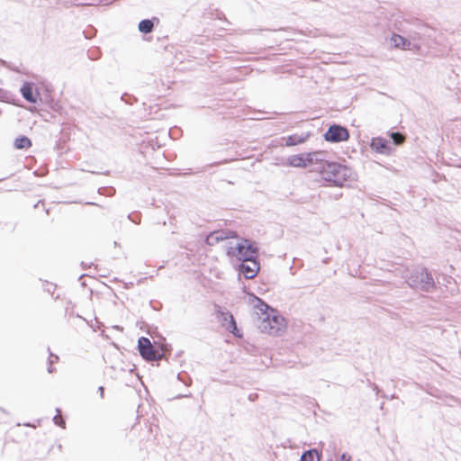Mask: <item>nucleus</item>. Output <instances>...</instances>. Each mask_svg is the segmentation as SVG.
<instances>
[{
    "instance_id": "obj_1",
    "label": "nucleus",
    "mask_w": 461,
    "mask_h": 461,
    "mask_svg": "<svg viewBox=\"0 0 461 461\" xmlns=\"http://www.w3.org/2000/svg\"><path fill=\"white\" fill-rule=\"evenodd\" d=\"M402 276L411 288L426 293H431L436 288L432 274L424 267L418 266L411 269H406Z\"/></svg>"
},
{
    "instance_id": "obj_2",
    "label": "nucleus",
    "mask_w": 461,
    "mask_h": 461,
    "mask_svg": "<svg viewBox=\"0 0 461 461\" xmlns=\"http://www.w3.org/2000/svg\"><path fill=\"white\" fill-rule=\"evenodd\" d=\"M320 174L325 181L336 186H343L344 183L353 178L352 169L337 162L324 164Z\"/></svg>"
},
{
    "instance_id": "obj_3",
    "label": "nucleus",
    "mask_w": 461,
    "mask_h": 461,
    "mask_svg": "<svg viewBox=\"0 0 461 461\" xmlns=\"http://www.w3.org/2000/svg\"><path fill=\"white\" fill-rule=\"evenodd\" d=\"M257 304L255 307L261 312V320L258 324V329L269 335H278L279 331L283 328L284 320L277 315H271L268 312V310L273 312V310L261 299L256 297Z\"/></svg>"
},
{
    "instance_id": "obj_4",
    "label": "nucleus",
    "mask_w": 461,
    "mask_h": 461,
    "mask_svg": "<svg viewBox=\"0 0 461 461\" xmlns=\"http://www.w3.org/2000/svg\"><path fill=\"white\" fill-rule=\"evenodd\" d=\"M258 249L248 240L241 243L230 246L227 249V255L230 258H236L240 262L249 261L258 258Z\"/></svg>"
},
{
    "instance_id": "obj_5",
    "label": "nucleus",
    "mask_w": 461,
    "mask_h": 461,
    "mask_svg": "<svg viewBox=\"0 0 461 461\" xmlns=\"http://www.w3.org/2000/svg\"><path fill=\"white\" fill-rule=\"evenodd\" d=\"M140 355L147 361H156L163 357V354L154 348L150 340L146 337L138 339Z\"/></svg>"
},
{
    "instance_id": "obj_6",
    "label": "nucleus",
    "mask_w": 461,
    "mask_h": 461,
    "mask_svg": "<svg viewBox=\"0 0 461 461\" xmlns=\"http://www.w3.org/2000/svg\"><path fill=\"white\" fill-rule=\"evenodd\" d=\"M349 138V132L346 127L339 124H332L324 134V139L332 143L345 141Z\"/></svg>"
},
{
    "instance_id": "obj_7",
    "label": "nucleus",
    "mask_w": 461,
    "mask_h": 461,
    "mask_svg": "<svg viewBox=\"0 0 461 461\" xmlns=\"http://www.w3.org/2000/svg\"><path fill=\"white\" fill-rule=\"evenodd\" d=\"M214 312L215 314L217 315L219 321L221 322L222 326H224L231 333L236 335L235 331L237 330V325L233 315L230 312L224 311V309H222L218 304L214 305Z\"/></svg>"
},
{
    "instance_id": "obj_8",
    "label": "nucleus",
    "mask_w": 461,
    "mask_h": 461,
    "mask_svg": "<svg viewBox=\"0 0 461 461\" xmlns=\"http://www.w3.org/2000/svg\"><path fill=\"white\" fill-rule=\"evenodd\" d=\"M328 153L326 151H314L307 153L308 163L313 167V170L321 172V167L324 164H329L330 161L326 159Z\"/></svg>"
},
{
    "instance_id": "obj_9",
    "label": "nucleus",
    "mask_w": 461,
    "mask_h": 461,
    "mask_svg": "<svg viewBox=\"0 0 461 461\" xmlns=\"http://www.w3.org/2000/svg\"><path fill=\"white\" fill-rule=\"evenodd\" d=\"M236 237V232L230 230H219L210 232L205 240L206 244L214 246L220 241Z\"/></svg>"
},
{
    "instance_id": "obj_10",
    "label": "nucleus",
    "mask_w": 461,
    "mask_h": 461,
    "mask_svg": "<svg viewBox=\"0 0 461 461\" xmlns=\"http://www.w3.org/2000/svg\"><path fill=\"white\" fill-rule=\"evenodd\" d=\"M370 147L374 151L383 155H390L394 149L393 145H392L389 140L382 137L373 138L371 140Z\"/></svg>"
},
{
    "instance_id": "obj_11",
    "label": "nucleus",
    "mask_w": 461,
    "mask_h": 461,
    "mask_svg": "<svg viewBox=\"0 0 461 461\" xmlns=\"http://www.w3.org/2000/svg\"><path fill=\"white\" fill-rule=\"evenodd\" d=\"M260 266L258 258L249 261L241 262L239 266L240 271L247 279L254 278L259 271Z\"/></svg>"
},
{
    "instance_id": "obj_12",
    "label": "nucleus",
    "mask_w": 461,
    "mask_h": 461,
    "mask_svg": "<svg viewBox=\"0 0 461 461\" xmlns=\"http://www.w3.org/2000/svg\"><path fill=\"white\" fill-rule=\"evenodd\" d=\"M436 31L433 28L429 27L426 24H419L417 29L413 31L410 37L412 40H427L433 39L435 37Z\"/></svg>"
},
{
    "instance_id": "obj_13",
    "label": "nucleus",
    "mask_w": 461,
    "mask_h": 461,
    "mask_svg": "<svg viewBox=\"0 0 461 461\" xmlns=\"http://www.w3.org/2000/svg\"><path fill=\"white\" fill-rule=\"evenodd\" d=\"M21 94L23 97L31 104L37 102V94H34L33 85L29 82H25L21 87Z\"/></svg>"
},
{
    "instance_id": "obj_14",
    "label": "nucleus",
    "mask_w": 461,
    "mask_h": 461,
    "mask_svg": "<svg viewBox=\"0 0 461 461\" xmlns=\"http://www.w3.org/2000/svg\"><path fill=\"white\" fill-rule=\"evenodd\" d=\"M288 165L294 167H306L310 166L308 163L307 153L289 157Z\"/></svg>"
},
{
    "instance_id": "obj_15",
    "label": "nucleus",
    "mask_w": 461,
    "mask_h": 461,
    "mask_svg": "<svg viewBox=\"0 0 461 461\" xmlns=\"http://www.w3.org/2000/svg\"><path fill=\"white\" fill-rule=\"evenodd\" d=\"M391 41L395 48L402 49V50H411V42L410 40L404 38L399 34H393L391 38Z\"/></svg>"
},
{
    "instance_id": "obj_16",
    "label": "nucleus",
    "mask_w": 461,
    "mask_h": 461,
    "mask_svg": "<svg viewBox=\"0 0 461 461\" xmlns=\"http://www.w3.org/2000/svg\"><path fill=\"white\" fill-rule=\"evenodd\" d=\"M158 22V19L153 17L152 19H143L139 23L138 29L142 33H150L154 30V22Z\"/></svg>"
},
{
    "instance_id": "obj_17",
    "label": "nucleus",
    "mask_w": 461,
    "mask_h": 461,
    "mask_svg": "<svg viewBox=\"0 0 461 461\" xmlns=\"http://www.w3.org/2000/svg\"><path fill=\"white\" fill-rule=\"evenodd\" d=\"M14 145L17 149H27L32 146V141L26 136H20L15 139Z\"/></svg>"
},
{
    "instance_id": "obj_18",
    "label": "nucleus",
    "mask_w": 461,
    "mask_h": 461,
    "mask_svg": "<svg viewBox=\"0 0 461 461\" xmlns=\"http://www.w3.org/2000/svg\"><path fill=\"white\" fill-rule=\"evenodd\" d=\"M300 461H320V456L316 449H310L303 453Z\"/></svg>"
},
{
    "instance_id": "obj_19",
    "label": "nucleus",
    "mask_w": 461,
    "mask_h": 461,
    "mask_svg": "<svg viewBox=\"0 0 461 461\" xmlns=\"http://www.w3.org/2000/svg\"><path fill=\"white\" fill-rule=\"evenodd\" d=\"M306 139H307V136L297 135V134L291 135V136L287 137L285 145L288 147L295 146V145L303 143L306 140Z\"/></svg>"
},
{
    "instance_id": "obj_20",
    "label": "nucleus",
    "mask_w": 461,
    "mask_h": 461,
    "mask_svg": "<svg viewBox=\"0 0 461 461\" xmlns=\"http://www.w3.org/2000/svg\"><path fill=\"white\" fill-rule=\"evenodd\" d=\"M390 137L393 140V145H400L404 141V136L398 131L391 132Z\"/></svg>"
},
{
    "instance_id": "obj_21",
    "label": "nucleus",
    "mask_w": 461,
    "mask_h": 461,
    "mask_svg": "<svg viewBox=\"0 0 461 461\" xmlns=\"http://www.w3.org/2000/svg\"><path fill=\"white\" fill-rule=\"evenodd\" d=\"M56 411H57L58 414L53 418V421L56 425L64 429L66 422H65L64 419L59 416V414H60L59 409H57Z\"/></svg>"
},
{
    "instance_id": "obj_22",
    "label": "nucleus",
    "mask_w": 461,
    "mask_h": 461,
    "mask_svg": "<svg viewBox=\"0 0 461 461\" xmlns=\"http://www.w3.org/2000/svg\"><path fill=\"white\" fill-rule=\"evenodd\" d=\"M58 359H59V357L57 355H54V354L50 353V357H49V367H48V372L49 373H53L54 372L55 368L52 366V365Z\"/></svg>"
},
{
    "instance_id": "obj_23",
    "label": "nucleus",
    "mask_w": 461,
    "mask_h": 461,
    "mask_svg": "<svg viewBox=\"0 0 461 461\" xmlns=\"http://www.w3.org/2000/svg\"><path fill=\"white\" fill-rule=\"evenodd\" d=\"M340 461H351V456H348V454L346 453H343L341 456H340Z\"/></svg>"
},
{
    "instance_id": "obj_24",
    "label": "nucleus",
    "mask_w": 461,
    "mask_h": 461,
    "mask_svg": "<svg viewBox=\"0 0 461 461\" xmlns=\"http://www.w3.org/2000/svg\"><path fill=\"white\" fill-rule=\"evenodd\" d=\"M98 391H99V393L101 394V397L103 398L104 397V386H99Z\"/></svg>"
},
{
    "instance_id": "obj_25",
    "label": "nucleus",
    "mask_w": 461,
    "mask_h": 461,
    "mask_svg": "<svg viewBox=\"0 0 461 461\" xmlns=\"http://www.w3.org/2000/svg\"><path fill=\"white\" fill-rule=\"evenodd\" d=\"M374 391H376V393H378L380 392V389L378 388V386L376 384H374Z\"/></svg>"
},
{
    "instance_id": "obj_26",
    "label": "nucleus",
    "mask_w": 461,
    "mask_h": 461,
    "mask_svg": "<svg viewBox=\"0 0 461 461\" xmlns=\"http://www.w3.org/2000/svg\"><path fill=\"white\" fill-rule=\"evenodd\" d=\"M128 218H129L131 221H132L133 222L137 223V221H136L134 219H132L131 215H128Z\"/></svg>"
},
{
    "instance_id": "obj_27",
    "label": "nucleus",
    "mask_w": 461,
    "mask_h": 461,
    "mask_svg": "<svg viewBox=\"0 0 461 461\" xmlns=\"http://www.w3.org/2000/svg\"><path fill=\"white\" fill-rule=\"evenodd\" d=\"M2 94H4V90L0 88V99L3 98Z\"/></svg>"
},
{
    "instance_id": "obj_28",
    "label": "nucleus",
    "mask_w": 461,
    "mask_h": 461,
    "mask_svg": "<svg viewBox=\"0 0 461 461\" xmlns=\"http://www.w3.org/2000/svg\"><path fill=\"white\" fill-rule=\"evenodd\" d=\"M249 400H254V396L249 395Z\"/></svg>"
}]
</instances>
